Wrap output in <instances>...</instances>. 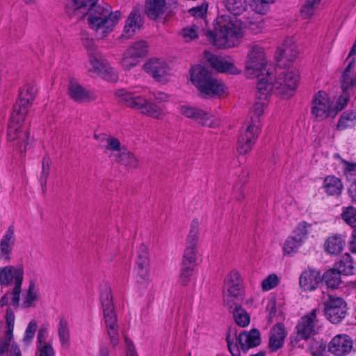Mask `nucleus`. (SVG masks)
I'll use <instances>...</instances> for the list:
<instances>
[{"label": "nucleus", "instance_id": "obj_1", "mask_svg": "<svg viewBox=\"0 0 356 356\" xmlns=\"http://www.w3.org/2000/svg\"><path fill=\"white\" fill-rule=\"evenodd\" d=\"M36 94L37 88L33 83H25L19 88L18 99L8 125V140L12 143L15 151L20 154H24L33 145L34 139L30 136L26 117Z\"/></svg>", "mask_w": 356, "mask_h": 356}, {"label": "nucleus", "instance_id": "obj_2", "mask_svg": "<svg viewBox=\"0 0 356 356\" xmlns=\"http://www.w3.org/2000/svg\"><path fill=\"white\" fill-rule=\"evenodd\" d=\"M149 90L145 86H135L129 88L117 90L115 95L118 100L126 106L139 111L141 114L153 119L161 120L165 115V108L159 105L168 101L166 93L158 92L152 101L148 94Z\"/></svg>", "mask_w": 356, "mask_h": 356}, {"label": "nucleus", "instance_id": "obj_3", "mask_svg": "<svg viewBox=\"0 0 356 356\" xmlns=\"http://www.w3.org/2000/svg\"><path fill=\"white\" fill-rule=\"evenodd\" d=\"M266 65L264 49L259 44H252L245 62L244 74L248 79L263 76L259 79L256 86L258 99L269 100L273 91H275V76L269 70H266Z\"/></svg>", "mask_w": 356, "mask_h": 356}, {"label": "nucleus", "instance_id": "obj_4", "mask_svg": "<svg viewBox=\"0 0 356 356\" xmlns=\"http://www.w3.org/2000/svg\"><path fill=\"white\" fill-rule=\"evenodd\" d=\"M206 36L213 45L227 49L238 46L245 34L242 22L236 17L222 15L216 17L213 31H207Z\"/></svg>", "mask_w": 356, "mask_h": 356}, {"label": "nucleus", "instance_id": "obj_5", "mask_svg": "<svg viewBox=\"0 0 356 356\" xmlns=\"http://www.w3.org/2000/svg\"><path fill=\"white\" fill-rule=\"evenodd\" d=\"M83 6L80 9L88 11V23L97 37L103 39L112 33L120 19L119 11H112L111 7L106 3Z\"/></svg>", "mask_w": 356, "mask_h": 356}, {"label": "nucleus", "instance_id": "obj_6", "mask_svg": "<svg viewBox=\"0 0 356 356\" xmlns=\"http://www.w3.org/2000/svg\"><path fill=\"white\" fill-rule=\"evenodd\" d=\"M190 79L204 99H222L229 95L227 86L214 77L205 67L197 65L191 67Z\"/></svg>", "mask_w": 356, "mask_h": 356}, {"label": "nucleus", "instance_id": "obj_7", "mask_svg": "<svg viewBox=\"0 0 356 356\" xmlns=\"http://www.w3.org/2000/svg\"><path fill=\"white\" fill-rule=\"evenodd\" d=\"M24 277L23 265H7L0 268V285L2 287H10V290L0 299V306L9 303V296L13 295L14 300L17 302L18 296L22 293V286Z\"/></svg>", "mask_w": 356, "mask_h": 356}, {"label": "nucleus", "instance_id": "obj_8", "mask_svg": "<svg viewBox=\"0 0 356 356\" xmlns=\"http://www.w3.org/2000/svg\"><path fill=\"white\" fill-rule=\"evenodd\" d=\"M100 300L102 305L104 321L110 343L113 347L118 345L120 341L117 316L114 311L113 296L111 289L105 287L102 289Z\"/></svg>", "mask_w": 356, "mask_h": 356}, {"label": "nucleus", "instance_id": "obj_9", "mask_svg": "<svg viewBox=\"0 0 356 356\" xmlns=\"http://www.w3.org/2000/svg\"><path fill=\"white\" fill-rule=\"evenodd\" d=\"M300 79L298 69L293 66L276 70L275 93L283 99L292 97L297 90Z\"/></svg>", "mask_w": 356, "mask_h": 356}, {"label": "nucleus", "instance_id": "obj_10", "mask_svg": "<svg viewBox=\"0 0 356 356\" xmlns=\"http://www.w3.org/2000/svg\"><path fill=\"white\" fill-rule=\"evenodd\" d=\"M92 42V41H90L88 44H86L88 49V60L86 65L88 72L99 75L106 81L117 82L118 74L99 50L89 47V44Z\"/></svg>", "mask_w": 356, "mask_h": 356}, {"label": "nucleus", "instance_id": "obj_11", "mask_svg": "<svg viewBox=\"0 0 356 356\" xmlns=\"http://www.w3.org/2000/svg\"><path fill=\"white\" fill-rule=\"evenodd\" d=\"M310 113L316 122H323L334 118L339 109L334 107V97L324 90L316 92L312 99Z\"/></svg>", "mask_w": 356, "mask_h": 356}, {"label": "nucleus", "instance_id": "obj_12", "mask_svg": "<svg viewBox=\"0 0 356 356\" xmlns=\"http://www.w3.org/2000/svg\"><path fill=\"white\" fill-rule=\"evenodd\" d=\"M244 293L243 279L238 270L232 269L225 277L223 283L224 302L232 307L233 299L241 298Z\"/></svg>", "mask_w": 356, "mask_h": 356}, {"label": "nucleus", "instance_id": "obj_13", "mask_svg": "<svg viewBox=\"0 0 356 356\" xmlns=\"http://www.w3.org/2000/svg\"><path fill=\"white\" fill-rule=\"evenodd\" d=\"M261 131L260 120L256 118L248 122L245 129L238 139L237 152L241 155L249 153L254 145Z\"/></svg>", "mask_w": 356, "mask_h": 356}, {"label": "nucleus", "instance_id": "obj_14", "mask_svg": "<svg viewBox=\"0 0 356 356\" xmlns=\"http://www.w3.org/2000/svg\"><path fill=\"white\" fill-rule=\"evenodd\" d=\"M15 316L13 311L8 308L6 313L7 330L3 338L0 337V356L9 352L10 356H22L19 347L13 342Z\"/></svg>", "mask_w": 356, "mask_h": 356}, {"label": "nucleus", "instance_id": "obj_15", "mask_svg": "<svg viewBox=\"0 0 356 356\" xmlns=\"http://www.w3.org/2000/svg\"><path fill=\"white\" fill-rule=\"evenodd\" d=\"M143 70L155 81L161 83L168 81L172 74L168 63L160 58H151L143 65Z\"/></svg>", "mask_w": 356, "mask_h": 356}, {"label": "nucleus", "instance_id": "obj_16", "mask_svg": "<svg viewBox=\"0 0 356 356\" xmlns=\"http://www.w3.org/2000/svg\"><path fill=\"white\" fill-rule=\"evenodd\" d=\"M180 113L187 118L192 119L203 126L215 128L220 125V120L200 108L182 104L179 108Z\"/></svg>", "mask_w": 356, "mask_h": 356}, {"label": "nucleus", "instance_id": "obj_17", "mask_svg": "<svg viewBox=\"0 0 356 356\" xmlns=\"http://www.w3.org/2000/svg\"><path fill=\"white\" fill-rule=\"evenodd\" d=\"M148 52V45L145 41H138L130 46L122 54L120 65L124 70L137 66L140 58Z\"/></svg>", "mask_w": 356, "mask_h": 356}, {"label": "nucleus", "instance_id": "obj_18", "mask_svg": "<svg viewBox=\"0 0 356 356\" xmlns=\"http://www.w3.org/2000/svg\"><path fill=\"white\" fill-rule=\"evenodd\" d=\"M324 314L327 320L332 323H338L345 318L347 312L346 302L341 298L330 296L323 302Z\"/></svg>", "mask_w": 356, "mask_h": 356}, {"label": "nucleus", "instance_id": "obj_19", "mask_svg": "<svg viewBox=\"0 0 356 356\" xmlns=\"http://www.w3.org/2000/svg\"><path fill=\"white\" fill-rule=\"evenodd\" d=\"M198 264V252L196 245L186 244L183 254L181 277L186 282L193 275L195 267Z\"/></svg>", "mask_w": 356, "mask_h": 356}, {"label": "nucleus", "instance_id": "obj_20", "mask_svg": "<svg viewBox=\"0 0 356 356\" xmlns=\"http://www.w3.org/2000/svg\"><path fill=\"white\" fill-rule=\"evenodd\" d=\"M40 299V290L34 282H31L29 288L22 294H19L17 302L14 300L13 296H9V302L14 307L29 308L35 306L36 302Z\"/></svg>", "mask_w": 356, "mask_h": 356}, {"label": "nucleus", "instance_id": "obj_21", "mask_svg": "<svg viewBox=\"0 0 356 356\" xmlns=\"http://www.w3.org/2000/svg\"><path fill=\"white\" fill-rule=\"evenodd\" d=\"M67 95L76 102H88L97 99L95 93L84 88L77 80L71 78L67 85Z\"/></svg>", "mask_w": 356, "mask_h": 356}, {"label": "nucleus", "instance_id": "obj_22", "mask_svg": "<svg viewBox=\"0 0 356 356\" xmlns=\"http://www.w3.org/2000/svg\"><path fill=\"white\" fill-rule=\"evenodd\" d=\"M210 65L220 73L236 75L241 73V70L237 67L233 60L229 56H221L211 54L207 57Z\"/></svg>", "mask_w": 356, "mask_h": 356}, {"label": "nucleus", "instance_id": "obj_23", "mask_svg": "<svg viewBox=\"0 0 356 356\" xmlns=\"http://www.w3.org/2000/svg\"><path fill=\"white\" fill-rule=\"evenodd\" d=\"M298 55V46L293 38H286L277 49L275 58L277 65L282 67L286 61L293 60Z\"/></svg>", "mask_w": 356, "mask_h": 356}, {"label": "nucleus", "instance_id": "obj_24", "mask_svg": "<svg viewBox=\"0 0 356 356\" xmlns=\"http://www.w3.org/2000/svg\"><path fill=\"white\" fill-rule=\"evenodd\" d=\"M16 241L14 228L9 227L0 239V260L4 262L11 260Z\"/></svg>", "mask_w": 356, "mask_h": 356}, {"label": "nucleus", "instance_id": "obj_25", "mask_svg": "<svg viewBox=\"0 0 356 356\" xmlns=\"http://www.w3.org/2000/svg\"><path fill=\"white\" fill-rule=\"evenodd\" d=\"M134 272L136 277L143 280H146L149 275V252L147 247L144 245L138 249Z\"/></svg>", "mask_w": 356, "mask_h": 356}, {"label": "nucleus", "instance_id": "obj_26", "mask_svg": "<svg viewBox=\"0 0 356 356\" xmlns=\"http://www.w3.org/2000/svg\"><path fill=\"white\" fill-rule=\"evenodd\" d=\"M329 350L336 356H345L353 348V341L346 334H338L335 336L329 344Z\"/></svg>", "mask_w": 356, "mask_h": 356}, {"label": "nucleus", "instance_id": "obj_27", "mask_svg": "<svg viewBox=\"0 0 356 356\" xmlns=\"http://www.w3.org/2000/svg\"><path fill=\"white\" fill-rule=\"evenodd\" d=\"M316 312V309H313L309 314L302 317L297 325V333L301 339H307L314 334Z\"/></svg>", "mask_w": 356, "mask_h": 356}, {"label": "nucleus", "instance_id": "obj_28", "mask_svg": "<svg viewBox=\"0 0 356 356\" xmlns=\"http://www.w3.org/2000/svg\"><path fill=\"white\" fill-rule=\"evenodd\" d=\"M321 280V274L314 269H306L299 277V284L303 291H314Z\"/></svg>", "mask_w": 356, "mask_h": 356}, {"label": "nucleus", "instance_id": "obj_29", "mask_svg": "<svg viewBox=\"0 0 356 356\" xmlns=\"http://www.w3.org/2000/svg\"><path fill=\"white\" fill-rule=\"evenodd\" d=\"M286 336V332L284 326L281 323H277L270 330L269 337V348L271 351H277L281 348L284 342Z\"/></svg>", "mask_w": 356, "mask_h": 356}, {"label": "nucleus", "instance_id": "obj_30", "mask_svg": "<svg viewBox=\"0 0 356 356\" xmlns=\"http://www.w3.org/2000/svg\"><path fill=\"white\" fill-rule=\"evenodd\" d=\"M343 184L340 178L334 175L326 176L323 181L322 189L330 196H339L341 194Z\"/></svg>", "mask_w": 356, "mask_h": 356}, {"label": "nucleus", "instance_id": "obj_31", "mask_svg": "<svg viewBox=\"0 0 356 356\" xmlns=\"http://www.w3.org/2000/svg\"><path fill=\"white\" fill-rule=\"evenodd\" d=\"M238 340L243 349L256 347L261 343V334L258 330L252 329L249 332H241Z\"/></svg>", "mask_w": 356, "mask_h": 356}, {"label": "nucleus", "instance_id": "obj_32", "mask_svg": "<svg viewBox=\"0 0 356 356\" xmlns=\"http://www.w3.org/2000/svg\"><path fill=\"white\" fill-rule=\"evenodd\" d=\"M142 24L140 15L136 11H132L126 21L123 36L131 38L140 29Z\"/></svg>", "mask_w": 356, "mask_h": 356}, {"label": "nucleus", "instance_id": "obj_33", "mask_svg": "<svg viewBox=\"0 0 356 356\" xmlns=\"http://www.w3.org/2000/svg\"><path fill=\"white\" fill-rule=\"evenodd\" d=\"M57 332L61 348L63 349L69 348L70 345V331L68 321L64 316L59 318Z\"/></svg>", "mask_w": 356, "mask_h": 356}, {"label": "nucleus", "instance_id": "obj_34", "mask_svg": "<svg viewBox=\"0 0 356 356\" xmlns=\"http://www.w3.org/2000/svg\"><path fill=\"white\" fill-rule=\"evenodd\" d=\"M345 240L341 234H333L326 239L324 246L325 251L330 254H338L343 249Z\"/></svg>", "mask_w": 356, "mask_h": 356}, {"label": "nucleus", "instance_id": "obj_35", "mask_svg": "<svg viewBox=\"0 0 356 356\" xmlns=\"http://www.w3.org/2000/svg\"><path fill=\"white\" fill-rule=\"evenodd\" d=\"M102 145L105 149V152L108 154L110 157L113 158L114 160L125 148L124 147H121L118 139L111 136L105 138Z\"/></svg>", "mask_w": 356, "mask_h": 356}, {"label": "nucleus", "instance_id": "obj_36", "mask_svg": "<svg viewBox=\"0 0 356 356\" xmlns=\"http://www.w3.org/2000/svg\"><path fill=\"white\" fill-rule=\"evenodd\" d=\"M165 0H147L146 13L152 19H156L164 13Z\"/></svg>", "mask_w": 356, "mask_h": 356}, {"label": "nucleus", "instance_id": "obj_37", "mask_svg": "<svg viewBox=\"0 0 356 356\" xmlns=\"http://www.w3.org/2000/svg\"><path fill=\"white\" fill-rule=\"evenodd\" d=\"M312 231V225L305 221H302L295 227L291 235L303 244Z\"/></svg>", "mask_w": 356, "mask_h": 356}, {"label": "nucleus", "instance_id": "obj_38", "mask_svg": "<svg viewBox=\"0 0 356 356\" xmlns=\"http://www.w3.org/2000/svg\"><path fill=\"white\" fill-rule=\"evenodd\" d=\"M303 244L294 238L291 234L289 235L282 245V250L284 256L292 257L296 254L300 248Z\"/></svg>", "mask_w": 356, "mask_h": 356}, {"label": "nucleus", "instance_id": "obj_39", "mask_svg": "<svg viewBox=\"0 0 356 356\" xmlns=\"http://www.w3.org/2000/svg\"><path fill=\"white\" fill-rule=\"evenodd\" d=\"M338 167L341 170L348 181L352 184L356 183V163L339 159Z\"/></svg>", "mask_w": 356, "mask_h": 356}, {"label": "nucleus", "instance_id": "obj_40", "mask_svg": "<svg viewBox=\"0 0 356 356\" xmlns=\"http://www.w3.org/2000/svg\"><path fill=\"white\" fill-rule=\"evenodd\" d=\"M341 274L338 269H329L323 274V280L328 288L337 289L341 284Z\"/></svg>", "mask_w": 356, "mask_h": 356}, {"label": "nucleus", "instance_id": "obj_41", "mask_svg": "<svg viewBox=\"0 0 356 356\" xmlns=\"http://www.w3.org/2000/svg\"><path fill=\"white\" fill-rule=\"evenodd\" d=\"M356 124V111H346L341 115L337 128L338 130H343L352 127Z\"/></svg>", "mask_w": 356, "mask_h": 356}, {"label": "nucleus", "instance_id": "obj_42", "mask_svg": "<svg viewBox=\"0 0 356 356\" xmlns=\"http://www.w3.org/2000/svg\"><path fill=\"white\" fill-rule=\"evenodd\" d=\"M337 267L341 274L348 275L354 273L355 264L349 254L343 255L341 260L337 264Z\"/></svg>", "mask_w": 356, "mask_h": 356}, {"label": "nucleus", "instance_id": "obj_43", "mask_svg": "<svg viewBox=\"0 0 356 356\" xmlns=\"http://www.w3.org/2000/svg\"><path fill=\"white\" fill-rule=\"evenodd\" d=\"M225 8L234 15L242 14L247 8L246 0H224Z\"/></svg>", "mask_w": 356, "mask_h": 356}, {"label": "nucleus", "instance_id": "obj_44", "mask_svg": "<svg viewBox=\"0 0 356 356\" xmlns=\"http://www.w3.org/2000/svg\"><path fill=\"white\" fill-rule=\"evenodd\" d=\"M117 162L127 168H135L138 165L137 158L124 148L120 155L115 159Z\"/></svg>", "mask_w": 356, "mask_h": 356}, {"label": "nucleus", "instance_id": "obj_45", "mask_svg": "<svg viewBox=\"0 0 356 356\" xmlns=\"http://www.w3.org/2000/svg\"><path fill=\"white\" fill-rule=\"evenodd\" d=\"M236 323L241 327H246L250 324V318L248 312L241 307H236L233 312Z\"/></svg>", "mask_w": 356, "mask_h": 356}, {"label": "nucleus", "instance_id": "obj_46", "mask_svg": "<svg viewBox=\"0 0 356 356\" xmlns=\"http://www.w3.org/2000/svg\"><path fill=\"white\" fill-rule=\"evenodd\" d=\"M281 282V277L275 274L271 273L267 275L261 282V287L262 291H268L277 287Z\"/></svg>", "mask_w": 356, "mask_h": 356}, {"label": "nucleus", "instance_id": "obj_47", "mask_svg": "<svg viewBox=\"0 0 356 356\" xmlns=\"http://www.w3.org/2000/svg\"><path fill=\"white\" fill-rule=\"evenodd\" d=\"M273 3L268 0H252L251 8L255 13L265 15L269 10V5Z\"/></svg>", "mask_w": 356, "mask_h": 356}, {"label": "nucleus", "instance_id": "obj_48", "mask_svg": "<svg viewBox=\"0 0 356 356\" xmlns=\"http://www.w3.org/2000/svg\"><path fill=\"white\" fill-rule=\"evenodd\" d=\"M180 35L184 42H190L197 38V27L195 26H186L181 30Z\"/></svg>", "mask_w": 356, "mask_h": 356}, {"label": "nucleus", "instance_id": "obj_49", "mask_svg": "<svg viewBox=\"0 0 356 356\" xmlns=\"http://www.w3.org/2000/svg\"><path fill=\"white\" fill-rule=\"evenodd\" d=\"M342 219L348 225L356 227V209L353 207L344 208L341 213Z\"/></svg>", "mask_w": 356, "mask_h": 356}, {"label": "nucleus", "instance_id": "obj_50", "mask_svg": "<svg viewBox=\"0 0 356 356\" xmlns=\"http://www.w3.org/2000/svg\"><path fill=\"white\" fill-rule=\"evenodd\" d=\"M38 325L37 322L34 320L29 322L26 330L24 337L23 338V342L25 345L29 346L33 341Z\"/></svg>", "mask_w": 356, "mask_h": 356}, {"label": "nucleus", "instance_id": "obj_51", "mask_svg": "<svg viewBox=\"0 0 356 356\" xmlns=\"http://www.w3.org/2000/svg\"><path fill=\"white\" fill-rule=\"evenodd\" d=\"M198 220H193L191 225L190 232L187 236L186 244H193L197 245V241L198 238Z\"/></svg>", "mask_w": 356, "mask_h": 356}, {"label": "nucleus", "instance_id": "obj_52", "mask_svg": "<svg viewBox=\"0 0 356 356\" xmlns=\"http://www.w3.org/2000/svg\"><path fill=\"white\" fill-rule=\"evenodd\" d=\"M318 7V5L306 0L300 10L302 17L305 19L311 18L316 13Z\"/></svg>", "mask_w": 356, "mask_h": 356}, {"label": "nucleus", "instance_id": "obj_53", "mask_svg": "<svg viewBox=\"0 0 356 356\" xmlns=\"http://www.w3.org/2000/svg\"><path fill=\"white\" fill-rule=\"evenodd\" d=\"M253 106L252 111L255 115L254 118H251L250 122L256 118L259 119V117L263 114L265 108L267 107L269 100L268 99H258Z\"/></svg>", "mask_w": 356, "mask_h": 356}, {"label": "nucleus", "instance_id": "obj_54", "mask_svg": "<svg viewBox=\"0 0 356 356\" xmlns=\"http://www.w3.org/2000/svg\"><path fill=\"white\" fill-rule=\"evenodd\" d=\"M208 10V4L203 2L201 5L193 7L188 10V13L195 18H204Z\"/></svg>", "mask_w": 356, "mask_h": 356}, {"label": "nucleus", "instance_id": "obj_55", "mask_svg": "<svg viewBox=\"0 0 356 356\" xmlns=\"http://www.w3.org/2000/svg\"><path fill=\"white\" fill-rule=\"evenodd\" d=\"M38 356H55L56 353L51 343L37 345Z\"/></svg>", "mask_w": 356, "mask_h": 356}, {"label": "nucleus", "instance_id": "obj_56", "mask_svg": "<svg viewBox=\"0 0 356 356\" xmlns=\"http://www.w3.org/2000/svg\"><path fill=\"white\" fill-rule=\"evenodd\" d=\"M351 88H349L348 90H346L342 88L343 93L340 95V97L338 98L336 102L334 100V107L336 109H339V112L346 106L349 99V90Z\"/></svg>", "mask_w": 356, "mask_h": 356}, {"label": "nucleus", "instance_id": "obj_57", "mask_svg": "<svg viewBox=\"0 0 356 356\" xmlns=\"http://www.w3.org/2000/svg\"><path fill=\"white\" fill-rule=\"evenodd\" d=\"M50 159L44 158L42 163V172L40 175V182L42 186H46L47 180L49 174Z\"/></svg>", "mask_w": 356, "mask_h": 356}, {"label": "nucleus", "instance_id": "obj_58", "mask_svg": "<svg viewBox=\"0 0 356 356\" xmlns=\"http://www.w3.org/2000/svg\"><path fill=\"white\" fill-rule=\"evenodd\" d=\"M98 0H67V6L69 8L79 10L83 6L93 5Z\"/></svg>", "mask_w": 356, "mask_h": 356}, {"label": "nucleus", "instance_id": "obj_59", "mask_svg": "<svg viewBox=\"0 0 356 356\" xmlns=\"http://www.w3.org/2000/svg\"><path fill=\"white\" fill-rule=\"evenodd\" d=\"M126 356H138L135 346L132 341L129 338H124Z\"/></svg>", "mask_w": 356, "mask_h": 356}, {"label": "nucleus", "instance_id": "obj_60", "mask_svg": "<svg viewBox=\"0 0 356 356\" xmlns=\"http://www.w3.org/2000/svg\"><path fill=\"white\" fill-rule=\"evenodd\" d=\"M266 311L268 313V321L269 322H271L277 312L276 302L275 299L272 298L268 301L266 305Z\"/></svg>", "mask_w": 356, "mask_h": 356}, {"label": "nucleus", "instance_id": "obj_61", "mask_svg": "<svg viewBox=\"0 0 356 356\" xmlns=\"http://www.w3.org/2000/svg\"><path fill=\"white\" fill-rule=\"evenodd\" d=\"M48 337V332L46 328H40L37 335V345H42V343H51L47 341Z\"/></svg>", "mask_w": 356, "mask_h": 356}, {"label": "nucleus", "instance_id": "obj_62", "mask_svg": "<svg viewBox=\"0 0 356 356\" xmlns=\"http://www.w3.org/2000/svg\"><path fill=\"white\" fill-rule=\"evenodd\" d=\"M349 248L352 252L356 253V229L352 232Z\"/></svg>", "mask_w": 356, "mask_h": 356}, {"label": "nucleus", "instance_id": "obj_63", "mask_svg": "<svg viewBox=\"0 0 356 356\" xmlns=\"http://www.w3.org/2000/svg\"><path fill=\"white\" fill-rule=\"evenodd\" d=\"M227 343H228V348L229 350V352L231 353L232 356H240L239 355V351L238 348L236 346L232 345L230 342L229 337H227Z\"/></svg>", "mask_w": 356, "mask_h": 356}, {"label": "nucleus", "instance_id": "obj_64", "mask_svg": "<svg viewBox=\"0 0 356 356\" xmlns=\"http://www.w3.org/2000/svg\"><path fill=\"white\" fill-rule=\"evenodd\" d=\"M349 195L352 200L356 202V183L351 184L349 188Z\"/></svg>", "mask_w": 356, "mask_h": 356}]
</instances>
